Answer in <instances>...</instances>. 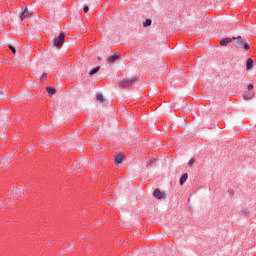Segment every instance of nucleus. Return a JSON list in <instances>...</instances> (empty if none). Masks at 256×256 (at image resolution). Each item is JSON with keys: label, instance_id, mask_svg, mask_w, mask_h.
I'll list each match as a JSON object with an SVG mask.
<instances>
[{"label": "nucleus", "instance_id": "22", "mask_svg": "<svg viewBox=\"0 0 256 256\" xmlns=\"http://www.w3.org/2000/svg\"><path fill=\"white\" fill-rule=\"evenodd\" d=\"M241 213H242V215L247 216V215H249V210H247V209L242 210Z\"/></svg>", "mask_w": 256, "mask_h": 256}, {"label": "nucleus", "instance_id": "21", "mask_svg": "<svg viewBox=\"0 0 256 256\" xmlns=\"http://www.w3.org/2000/svg\"><path fill=\"white\" fill-rule=\"evenodd\" d=\"M246 71H253V65H246Z\"/></svg>", "mask_w": 256, "mask_h": 256}, {"label": "nucleus", "instance_id": "3", "mask_svg": "<svg viewBox=\"0 0 256 256\" xmlns=\"http://www.w3.org/2000/svg\"><path fill=\"white\" fill-rule=\"evenodd\" d=\"M65 41V32H61L58 37L54 38V47H61Z\"/></svg>", "mask_w": 256, "mask_h": 256}, {"label": "nucleus", "instance_id": "13", "mask_svg": "<svg viewBox=\"0 0 256 256\" xmlns=\"http://www.w3.org/2000/svg\"><path fill=\"white\" fill-rule=\"evenodd\" d=\"M5 91H7L5 88L4 90H0V99H7L9 97V95L5 94Z\"/></svg>", "mask_w": 256, "mask_h": 256}, {"label": "nucleus", "instance_id": "11", "mask_svg": "<svg viewBox=\"0 0 256 256\" xmlns=\"http://www.w3.org/2000/svg\"><path fill=\"white\" fill-rule=\"evenodd\" d=\"M232 41H233V38H225L220 41V45L222 47H227V45H229V43H231Z\"/></svg>", "mask_w": 256, "mask_h": 256}, {"label": "nucleus", "instance_id": "9", "mask_svg": "<svg viewBox=\"0 0 256 256\" xmlns=\"http://www.w3.org/2000/svg\"><path fill=\"white\" fill-rule=\"evenodd\" d=\"M27 17H31V12H29V10L25 9L21 14L20 19H21V21H25V19H27Z\"/></svg>", "mask_w": 256, "mask_h": 256}, {"label": "nucleus", "instance_id": "26", "mask_svg": "<svg viewBox=\"0 0 256 256\" xmlns=\"http://www.w3.org/2000/svg\"><path fill=\"white\" fill-rule=\"evenodd\" d=\"M98 61H99V63H101V57L100 56H98Z\"/></svg>", "mask_w": 256, "mask_h": 256}, {"label": "nucleus", "instance_id": "25", "mask_svg": "<svg viewBox=\"0 0 256 256\" xmlns=\"http://www.w3.org/2000/svg\"><path fill=\"white\" fill-rule=\"evenodd\" d=\"M33 51H28L27 55H32Z\"/></svg>", "mask_w": 256, "mask_h": 256}, {"label": "nucleus", "instance_id": "7", "mask_svg": "<svg viewBox=\"0 0 256 256\" xmlns=\"http://www.w3.org/2000/svg\"><path fill=\"white\" fill-rule=\"evenodd\" d=\"M46 91H47L49 97H53V95H55V93H57V89H55V87H53V86H47Z\"/></svg>", "mask_w": 256, "mask_h": 256}, {"label": "nucleus", "instance_id": "23", "mask_svg": "<svg viewBox=\"0 0 256 256\" xmlns=\"http://www.w3.org/2000/svg\"><path fill=\"white\" fill-rule=\"evenodd\" d=\"M84 13H89V6H84Z\"/></svg>", "mask_w": 256, "mask_h": 256}, {"label": "nucleus", "instance_id": "17", "mask_svg": "<svg viewBox=\"0 0 256 256\" xmlns=\"http://www.w3.org/2000/svg\"><path fill=\"white\" fill-rule=\"evenodd\" d=\"M9 49L12 51L13 55H17V49L13 45H9Z\"/></svg>", "mask_w": 256, "mask_h": 256}, {"label": "nucleus", "instance_id": "1", "mask_svg": "<svg viewBox=\"0 0 256 256\" xmlns=\"http://www.w3.org/2000/svg\"><path fill=\"white\" fill-rule=\"evenodd\" d=\"M138 81H139V76H134L132 78H124L120 80L119 87H122L123 89L127 87H133V85H135V83H137Z\"/></svg>", "mask_w": 256, "mask_h": 256}, {"label": "nucleus", "instance_id": "10", "mask_svg": "<svg viewBox=\"0 0 256 256\" xmlns=\"http://www.w3.org/2000/svg\"><path fill=\"white\" fill-rule=\"evenodd\" d=\"M187 179H189V174H187V173L182 174V176L180 177V180H179V184L185 185V183L187 182Z\"/></svg>", "mask_w": 256, "mask_h": 256}, {"label": "nucleus", "instance_id": "24", "mask_svg": "<svg viewBox=\"0 0 256 256\" xmlns=\"http://www.w3.org/2000/svg\"><path fill=\"white\" fill-rule=\"evenodd\" d=\"M247 89H248V91H251V90L253 89V84H249V85L247 86Z\"/></svg>", "mask_w": 256, "mask_h": 256}, {"label": "nucleus", "instance_id": "16", "mask_svg": "<svg viewBox=\"0 0 256 256\" xmlns=\"http://www.w3.org/2000/svg\"><path fill=\"white\" fill-rule=\"evenodd\" d=\"M156 159L155 158H150L149 159V161H148V163H147V167H151L153 164H155L156 163Z\"/></svg>", "mask_w": 256, "mask_h": 256}, {"label": "nucleus", "instance_id": "4", "mask_svg": "<svg viewBox=\"0 0 256 256\" xmlns=\"http://www.w3.org/2000/svg\"><path fill=\"white\" fill-rule=\"evenodd\" d=\"M153 196L155 199H158V201H161V199H165L167 197V194L165 192H162L161 189L156 188L153 192Z\"/></svg>", "mask_w": 256, "mask_h": 256}, {"label": "nucleus", "instance_id": "15", "mask_svg": "<svg viewBox=\"0 0 256 256\" xmlns=\"http://www.w3.org/2000/svg\"><path fill=\"white\" fill-rule=\"evenodd\" d=\"M253 95H255L253 92H248L247 94H244V99H253Z\"/></svg>", "mask_w": 256, "mask_h": 256}, {"label": "nucleus", "instance_id": "18", "mask_svg": "<svg viewBox=\"0 0 256 256\" xmlns=\"http://www.w3.org/2000/svg\"><path fill=\"white\" fill-rule=\"evenodd\" d=\"M253 63H255V61L253 60V58H247V60H246V65H253Z\"/></svg>", "mask_w": 256, "mask_h": 256}, {"label": "nucleus", "instance_id": "27", "mask_svg": "<svg viewBox=\"0 0 256 256\" xmlns=\"http://www.w3.org/2000/svg\"><path fill=\"white\" fill-rule=\"evenodd\" d=\"M228 191H229L230 195H232V194H233V190H228Z\"/></svg>", "mask_w": 256, "mask_h": 256}, {"label": "nucleus", "instance_id": "8", "mask_svg": "<svg viewBox=\"0 0 256 256\" xmlns=\"http://www.w3.org/2000/svg\"><path fill=\"white\" fill-rule=\"evenodd\" d=\"M99 71H101V66H96L89 71V76L93 77V75H97Z\"/></svg>", "mask_w": 256, "mask_h": 256}, {"label": "nucleus", "instance_id": "12", "mask_svg": "<svg viewBox=\"0 0 256 256\" xmlns=\"http://www.w3.org/2000/svg\"><path fill=\"white\" fill-rule=\"evenodd\" d=\"M151 23H153V21H152L151 19H146V20L143 22V27H144V28L151 27Z\"/></svg>", "mask_w": 256, "mask_h": 256}, {"label": "nucleus", "instance_id": "2", "mask_svg": "<svg viewBox=\"0 0 256 256\" xmlns=\"http://www.w3.org/2000/svg\"><path fill=\"white\" fill-rule=\"evenodd\" d=\"M232 41H234V46L237 47L238 49L244 48L246 51H248V49L250 48L249 44L245 43L243 38H241L240 36L233 37Z\"/></svg>", "mask_w": 256, "mask_h": 256}, {"label": "nucleus", "instance_id": "19", "mask_svg": "<svg viewBox=\"0 0 256 256\" xmlns=\"http://www.w3.org/2000/svg\"><path fill=\"white\" fill-rule=\"evenodd\" d=\"M45 79H47V73H43V74L40 76V81H45Z\"/></svg>", "mask_w": 256, "mask_h": 256}, {"label": "nucleus", "instance_id": "29", "mask_svg": "<svg viewBox=\"0 0 256 256\" xmlns=\"http://www.w3.org/2000/svg\"><path fill=\"white\" fill-rule=\"evenodd\" d=\"M0 63H3V61H0Z\"/></svg>", "mask_w": 256, "mask_h": 256}, {"label": "nucleus", "instance_id": "20", "mask_svg": "<svg viewBox=\"0 0 256 256\" xmlns=\"http://www.w3.org/2000/svg\"><path fill=\"white\" fill-rule=\"evenodd\" d=\"M194 164H195V159L194 158L190 159L189 162H188V165L191 167Z\"/></svg>", "mask_w": 256, "mask_h": 256}, {"label": "nucleus", "instance_id": "28", "mask_svg": "<svg viewBox=\"0 0 256 256\" xmlns=\"http://www.w3.org/2000/svg\"><path fill=\"white\" fill-rule=\"evenodd\" d=\"M120 63H121L122 65H124V64H125V61H121Z\"/></svg>", "mask_w": 256, "mask_h": 256}, {"label": "nucleus", "instance_id": "6", "mask_svg": "<svg viewBox=\"0 0 256 256\" xmlns=\"http://www.w3.org/2000/svg\"><path fill=\"white\" fill-rule=\"evenodd\" d=\"M124 156L123 154H118L114 157V163L115 165H121L123 163Z\"/></svg>", "mask_w": 256, "mask_h": 256}, {"label": "nucleus", "instance_id": "5", "mask_svg": "<svg viewBox=\"0 0 256 256\" xmlns=\"http://www.w3.org/2000/svg\"><path fill=\"white\" fill-rule=\"evenodd\" d=\"M119 59H121V56H119V53H115L108 57V63L113 65V63H115V61H119Z\"/></svg>", "mask_w": 256, "mask_h": 256}, {"label": "nucleus", "instance_id": "14", "mask_svg": "<svg viewBox=\"0 0 256 256\" xmlns=\"http://www.w3.org/2000/svg\"><path fill=\"white\" fill-rule=\"evenodd\" d=\"M96 99L100 103H105V98L103 97V94H97Z\"/></svg>", "mask_w": 256, "mask_h": 256}]
</instances>
